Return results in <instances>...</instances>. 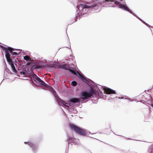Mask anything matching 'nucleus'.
<instances>
[{
    "instance_id": "f257e3e1",
    "label": "nucleus",
    "mask_w": 153,
    "mask_h": 153,
    "mask_svg": "<svg viewBox=\"0 0 153 153\" xmlns=\"http://www.w3.org/2000/svg\"><path fill=\"white\" fill-rule=\"evenodd\" d=\"M101 5L100 3L98 2H96L92 5H90L89 4H80L78 6L79 10H83L85 8H93L94 9H97Z\"/></svg>"
},
{
    "instance_id": "f03ea898",
    "label": "nucleus",
    "mask_w": 153,
    "mask_h": 153,
    "mask_svg": "<svg viewBox=\"0 0 153 153\" xmlns=\"http://www.w3.org/2000/svg\"><path fill=\"white\" fill-rule=\"evenodd\" d=\"M97 93V92L93 88L91 89L88 93L87 91L82 92L81 94L82 97L80 98V99L83 101L91 96L95 97L96 96Z\"/></svg>"
},
{
    "instance_id": "7ed1b4c3",
    "label": "nucleus",
    "mask_w": 153,
    "mask_h": 153,
    "mask_svg": "<svg viewBox=\"0 0 153 153\" xmlns=\"http://www.w3.org/2000/svg\"><path fill=\"white\" fill-rule=\"evenodd\" d=\"M69 127L72 130L79 134L83 136H86L87 134L85 131L73 124H70Z\"/></svg>"
},
{
    "instance_id": "20e7f679",
    "label": "nucleus",
    "mask_w": 153,
    "mask_h": 153,
    "mask_svg": "<svg viewBox=\"0 0 153 153\" xmlns=\"http://www.w3.org/2000/svg\"><path fill=\"white\" fill-rule=\"evenodd\" d=\"M3 47V49L4 50V52L6 53L5 56L8 62H10L12 61V59L10 58V54L9 53V51L10 53H12V51L14 50V49L11 47H8L6 48Z\"/></svg>"
},
{
    "instance_id": "39448f33",
    "label": "nucleus",
    "mask_w": 153,
    "mask_h": 153,
    "mask_svg": "<svg viewBox=\"0 0 153 153\" xmlns=\"http://www.w3.org/2000/svg\"><path fill=\"white\" fill-rule=\"evenodd\" d=\"M104 91L106 94H116V92L115 91L109 88H104Z\"/></svg>"
},
{
    "instance_id": "423d86ee",
    "label": "nucleus",
    "mask_w": 153,
    "mask_h": 153,
    "mask_svg": "<svg viewBox=\"0 0 153 153\" xmlns=\"http://www.w3.org/2000/svg\"><path fill=\"white\" fill-rule=\"evenodd\" d=\"M9 63L11 66L12 69V70L13 72L16 73L17 72V71L14 65V64L13 62L12 61L10 62H9Z\"/></svg>"
},
{
    "instance_id": "0eeeda50",
    "label": "nucleus",
    "mask_w": 153,
    "mask_h": 153,
    "mask_svg": "<svg viewBox=\"0 0 153 153\" xmlns=\"http://www.w3.org/2000/svg\"><path fill=\"white\" fill-rule=\"evenodd\" d=\"M119 6L121 8L131 13V11L126 6L122 4H119Z\"/></svg>"
},
{
    "instance_id": "6e6552de",
    "label": "nucleus",
    "mask_w": 153,
    "mask_h": 153,
    "mask_svg": "<svg viewBox=\"0 0 153 153\" xmlns=\"http://www.w3.org/2000/svg\"><path fill=\"white\" fill-rule=\"evenodd\" d=\"M37 79L36 81V82L37 83H38L40 84L43 85H45L46 84V83L42 80L39 77H37Z\"/></svg>"
},
{
    "instance_id": "1a4fd4ad",
    "label": "nucleus",
    "mask_w": 153,
    "mask_h": 153,
    "mask_svg": "<svg viewBox=\"0 0 153 153\" xmlns=\"http://www.w3.org/2000/svg\"><path fill=\"white\" fill-rule=\"evenodd\" d=\"M69 67V65L67 64L61 65L60 66V68L67 70H68L69 69L68 68Z\"/></svg>"
},
{
    "instance_id": "9d476101",
    "label": "nucleus",
    "mask_w": 153,
    "mask_h": 153,
    "mask_svg": "<svg viewBox=\"0 0 153 153\" xmlns=\"http://www.w3.org/2000/svg\"><path fill=\"white\" fill-rule=\"evenodd\" d=\"M80 99L77 98H73L70 100V102H71L77 103L79 102Z\"/></svg>"
},
{
    "instance_id": "9b49d317",
    "label": "nucleus",
    "mask_w": 153,
    "mask_h": 153,
    "mask_svg": "<svg viewBox=\"0 0 153 153\" xmlns=\"http://www.w3.org/2000/svg\"><path fill=\"white\" fill-rule=\"evenodd\" d=\"M33 152H36L37 151V147L34 145H32L31 146Z\"/></svg>"
},
{
    "instance_id": "f8f14e48",
    "label": "nucleus",
    "mask_w": 153,
    "mask_h": 153,
    "mask_svg": "<svg viewBox=\"0 0 153 153\" xmlns=\"http://www.w3.org/2000/svg\"><path fill=\"white\" fill-rule=\"evenodd\" d=\"M24 60L27 61H31V58L28 55L25 56L24 57Z\"/></svg>"
},
{
    "instance_id": "ddd939ff",
    "label": "nucleus",
    "mask_w": 153,
    "mask_h": 153,
    "mask_svg": "<svg viewBox=\"0 0 153 153\" xmlns=\"http://www.w3.org/2000/svg\"><path fill=\"white\" fill-rule=\"evenodd\" d=\"M77 74H78L79 76L81 79L83 80L85 79V77H84V76L80 73H79V72H77Z\"/></svg>"
},
{
    "instance_id": "4468645a",
    "label": "nucleus",
    "mask_w": 153,
    "mask_h": 153,
    "mask_svg": "<svg viewBox=\"0 0 153 153\" xmlns=\"http://www.w3.org/2000/svg\"><path fill=\"white\" fill-rule=\"evenodd\" d=\"M32 77H33V80L35 82H36V81L37 80V77H38L36 74H34L33 75Z\"/></svg>"
},
{
    "instance_id": "2eb2a0df",
    "label": "nucleus",
    "mask_w": 153,
    "mask_h": 153,
    "mask_svg": "<svg viewBox=\"0 0 153 153\" xmlns=\"http://www.w3.org/2000/svg\"><path fill=\"white\" fill-rule=\"evenodd\" d=\"M68 71H70V72H71L73 74L75 75H76L77 73L76 72L74 71L72 69H69Z\"/></svg>"
},
{
    "instance_id": "dca6fc26",
    "label": "nucleus",
    "mask_w": 153,
    "mask_h": 153,
    "mask_svg": "<svg viewBox=\"0 0 153 153\" xmlns=\"http://www.w3.org/2000/svg\"><path fill=\"white\" fill-rule=\"evenodd\" d=\"M77 82L75 81H73L72 82L71 85L73 86H75L77 85Z\"/></svg>"
},
{
    "instance_id": "f3484780",
    "label": "nucleus",
    "mask_w": 153,
    "mask_h": 153,
    "mask_svg": "<svg viewBox=\"0 0 153 153\" xmlns=\"http://www.w3.org/2000/svg\"><path fill=\"white\" fill-rule=\"evenodd\" d=\"M114 1V3L115 4H119V2H118V1H116V0H115Z\"/></svg>"
},
{
    "instance_id": "a211bd4d",
    "label": "nucleus",
    "mask_w": 153,
    "mask_h": 153,
    "mask_svg": "<svg viewBox=\"0 0 153 153\" xmlns=\"http://www.w3.org/2000/svg\"><path fill=\"white\" fill-rule=\"evenodd\" d=\"M114 0H105V1L108 2H112Z\"/></svg>"
},
{
    "instance_id": "6ab92c4d",
    "label": "nucleus",
    "mask_w": 153,
    "mask_h": 153,
    "mask_svg": "<svg viewBox=\"0 0 153 153\" xmlns=\"http://www.w3.org/2000/svg\"><path fill=\"white\" fill-rule=\"evenodd\" d=\"M68 139H69V140H68V141H69L70 140H73L74 139L72 138L69 137L68 138Z\"/></svg>"
},
{
    "instance_id": "aec40b11",
    "label": "nucleus",
    "mask_w": 153,
    "mask_h": 153,
    "mask_svg": "<svg viewBox=\"0 0 153 153\" xmlns=\"http://www.w3.org/2000/svg\"><path fill=\"white\" fill-rule=\"evenodd\" d=\"M12 53H13L14 55H18V53L16 52H12Z\"/></svg>"
},
{
    "instance_id": "412c9836",
    "label": "nucleus",
    "mask_w": 153,
    "mask_h": 153,
    "mask_svg": "<svg viewBox=\"0 0 153 153\" xmlns=\"http://www.w3.org/2000/svg\"><path fill=\"white\" fill-rule=\"evenodd\" d=\"M21 74L23 75H25V73L24 72H21Z\"/></svg>"
},
{
    "instance_id": "4be33fe9",
    "label": "nucleus",
    "mask_w": 153,
    "mask_h": 153,
    "mask_svg": "<svg viewBox=\"0 0 153 153\" xmlns=\"http://www.w3.org/2000/svg\"><path fill=\"white\" fill-rule=\"evenodd\" d=\"M64 101H63L62 100H61L59 101V103L60 102H61V103H64Z\"/></svg>"
},
{
    "instance_id": "5701e85b",
    "label": "nucleus",
    "mask_w": 153,
    "mask_h": 153,
    "mask_svg": "<svg viewBox=\"0 0 153 153\" xmlns=\"http://www.w3.org/2000/svg\"><path fill=\"white\" fill-rule=\"evenodd\" d=\"M27 143V142H25V144H26Z\"/></svg>"
},
{
    "instance_id": "b1692460",
    "label": "nucleus",
    "mask_w": 153,
    "mask_h": 153,
    "mask_svg": "<svg viewBox=\"0 0 153 153\" xmlns=\"http://www.w3.org/2000/svg\"><path fill=\"white\" fill-rule=\"evenodd\" d=\"M50 88H51V89H53V88H52L51 87H50Z\"/></svg>"
},
{
    "instance_id": "393cba45",
    "label": "nucleus",
    "mask_w": 153,
    "mask_h": 153,
    "mask_svg": "<svg viewBox=\"0 0 153 153\" xmlns=\"http://www.w3.org/2000/svg\"><path fill=\"white\" fill-rule=\"evenodd\" d=\"M120 1H122L123 0H120Z\"/></svg>"
}]
</instances>
